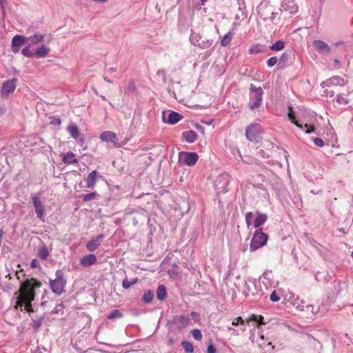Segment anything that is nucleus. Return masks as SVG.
Here are the masks:
<instances>
[{
    "mask_svg": "<svg viewBox=\"0 0 353 353\" xmlns=\"http://www.w3.org/2000/svg\"><path fill=\"white\" fill-rule=\"evenodd\" d=\"M41 286V283L34 278L26 279L22 282L19 291L15 293V294H19L17 304L20 307L25 305V310L27 312L32 311L31 303L34 300L35 289L39 288Z\"/></svg>",
    "mask_w": 353,
    "mask_h": 353,
    "instance_id": "obj_1",
    "label": "nucleus"
},
{
    "mask_svg": "<svg viewBox=\"0 0 353 353\" xmlns=\"http://www.w3.org/2000/svg\"><path fill=\"white\" fill-rule=\"evenodd\" d=\"M263 90L261 87L256 88L253 84L250 87L249 107L251 110L258 108L261 103Z\"/></svg>",
    "mask_w": 353,
    "mask_h": 353,
    "instance_id": "obj_2",
    "label": "nucleus"
},
{
    "mask_svg": "<svg viewBox=\"0 0 353 353\" xmlns=\"http://www.w3.org/2000/svg\"><path fill=\"white\" fill-rule=\"evenodd\" d=\"M268 239V235L262 232V229H256L251 240L250 249L255 251L265 245Z\"/></svg>",
    "mask_w": 353,
    "mask_h": 353,
    "instance_id": "obj_3",
    "label": "nucleus"
},
{
    "mask_svg": "<svg viewBox=\"0 0 353 353\" xmlns=\"http://www.w3.org/2000/svg\"><path fill=\"white\" fill-rule=\"evenodd\" d=\"M190 322V319L188 316L179 315L174 316L169 321V329L170 330L181 331L185 328Z\"/></svg>",
    "mask_w": 353,
    "mask_h": 353,
    "instance_id": "obj_4",
    "label": "nucleus"
},
{
    "mask_svg": "<svg viewBox=\"0 0 353 353\" xmlns=\"http://www.w3.org/2000/svg\"><path fill=\"white\" fill-rule=\"evenodd\" d=\"M55 274V279L50 281V286L54 293L60 295L63 292L66 281L63 279V273L61 270H57Z\"/></svg>",
    "mask_w": 353,
    "mask_h": 353,
    "instance_id": "obj_5",
    "label": "nucleus"
},
{
    "mask_svg": "<svg viewBox=\"0 0 353 353\" xmlns=\"http://www.w3.org/2000/svg\"><path fill=\"white\" fill-rule=\"evenodd\" d=\"M262 132V127L259 123H252L248 125L245 130L246 138L250 141H258L260 134Z\"/></svg>",
    "mask_w": 353,
    "mask_h": 353,
    "instance_id": "obj_6",
    "label": "nucleus"
},
{
    "mask_svg": "<svg viewBox=\"0 0 353 353\" xmlns=\"http://www.w3.org/2000/svg\"><path fill=\"white\" fill-rule=\"evenodd\" d=\"M179 161L183 162L188 166H193L199 159V156L196 152H181L179 154Z\"/></svg>",
    "mask_w": 353,
    "mask_h": 353,
    "instance_id": "obj_7",
    "label": "nucleus"
},
{
    "mask_svg": "<svg viewBox=\"0 0 353 353\" xmlns=\"http://www.w3.org/2000/svg\"><path fill=\"white\" fill-rule=\"evenodd\" d=\"M229 183V175L228 174H221L219 175L214 181V188L218 193L225 191Z\"/></svg>",
    "mask_w": 353,
    "mask_h": 353,
    "instance_id": "obj_8",
    "label": "nucleus"
},
{
    "mask_svg": "<svg viewBox=\"0 0 353 353\" xmlns=\"http://www.w3.org/2000/svg\"><path fill=\"white\" fill-rule=\"evenodd\" d=\"M168 114L167 117V113L165 112H163L162 119L165 123L174 125L183 118V116L176 112L168 111Z\"/></svg>",
    "mask_w": 353,
    "mask_h": 353,
    "instance_id": "obj_9",
    "label": "nucleus"
},
{
    "mask_svg": "<svg viewBox=\"0 0 353 353\" xmlns=\"http://www.w3.org/2000/svg\"><path fill=\"white\" fill-rule=\"evenodd\" d=\"M100 139L103 141L110 142L114 145L119 144L117 134L112 131H105L100 134Z\"/></svg>",
    "mask_w": 353,
    "mask_h": 353,
    "instance_id": "obj_10",
    "label": "nucleus"
},
{
    "mask_svg": "<svg viewBox=\"0 0 353 353\" xmlns=\"http://www.w3.org/2000/svg\"><path fill=\"white\" fill-rule=\"evenodd\" d=\"M32 200L37 217L42 220L45 210L43 205H42L39 196L37 195H32Z\"/></svg>",
    "mask_w": 353,
    "mask_h": 353,
    "instance_id": "obj_11",
    "label": "nucleus"
},
{
    "mask_svg": "<svg viewBox=\"0 0 353 353\" xmlns=\"http://www.w3.org/2000/svg\"><path fill=\"white\" fill-rule=\"evenodd\" d=\"M313 46L316 50L322 54H328L331 52V49L328 45L323 41L314 40Z\"/></svg>",
    "mask_w": 353,
    "mask_h": 353,
    "instance_id": "obj_12",
    "label": "nucleus"
},
{
    "mask_svg": "<svg viewBox=\"0 0 353 353\" xmlns=\"http://www.w3.org/2000/svg\"><path fill=\"white\" fill-rule=\"evenodd\" d=\"M345 84V80L339 77V76H336V77H334L332 78H330L329 79H327V81H323L321 84V85L323 87V88H325L326 86H330V85H340V86H343Z\"/></svg>",
    "mask_w": 353,
    "mask_h": 353,
    "instance_id": "obj_13",
    "label": "nucleus"
},
{
    "mask_svg": "<svg viewBox=\"0 0 353 353\" xmlns=\"http://www.w3.org/2000/svg\"><path fill=\"white\" fill-rule=\"evenodd\" d=\"M288 118L292 121V123L295 124L298 128H299L300 129H303V126L301 124H300L297 121L295 120V116L291 109H290V112H288ZM304 128H306L305 132L307 134H310L314 131V128L312 126H310V125H308L307 123H305L304 125Z\"/></svg>",
    "mask_w": 353,
    "mask_h": 353,
    "instance_id": "obj_14",
    "label": "nucleus"
},
{
    "mask_svg": "<svg viewBox=\"0 0 353 353\" xmlns=\"http://www.w3.org/2000/svg\"><path fill=\"white\" fill-rule=\"evenodd\" d=\"M104 239L103 234L98 235L95 239L89 241L86 243V248L89 251H94L101 243Z\"/></svg>",
    "mask_w": 353,
    "mask_h": 353,
    "instance_id": "obj_15",
    "label": "nucleus"
},
{
    "mask_svg": "<svg viewBox=\"0 0 353 353\" xmlns=\"http://www.w3.org/2000/svg\"><path fill=\"white\" fill-rule=\"evenodd\" d=\"M16 79H12L10 81H6L1 88V92L3 94H9L13 92L16 88Z\"/></svg>",
    "mask_w": 353,
    "mask_h": 353,
    "instance_id": "obj_16",
    "label": "nucleus"
},
{
    "mask_svg": "<svg viewBox=\"0 0 353 353\" xmlns=\"http://www.w3.org/2000/svg\"><path fill=\"white\" fill-rule=\"evenodd\" d=\"M198 138L197 134L193 130L185 131L182 133V139L188 143H194Z\"/></svg>",
    "mask_w": 353,
    "mask_h": 353,
    "instance_id": "obj_17",
    "label": "nucleus"
},
{
    "mask_svg": "<svg viewBox=\"0 0 353 353\" xmlns=\"http://www.w3.org/2000/svg\"><path fill=\"white\" fill-rule=\"evenodd\" d=\"M97 172L96 170H93L90 172L86 179V185L85 188L88 189L92 188L97 182Z\"/></svg>",
    "mask_w": 353,
    "mask_h": 353,
    "instance_id": "obj_18",
    "label": "nucleus"
},
{
    "mask_svg": "<svg viewBox=\"0 0 353 353\" xmlns=\"http://www.w3.org/2000/svg\"><path fill=\"white\" fill-rule=\"evenodd\" d=\"M256 214L257 217L254 221L253 226L256 229H259L260 227L267 221L268 216L265 214L260 213L259 212H257Z\"/></svg>",
    "mask_w": 353,
    "mask_h": 353,
    "instance_id": "obj_19",
    "label": "nucleus"
},
{
    "mask_svg": "<svg viewBox=\"0 0 353 353\" xmlns=\"http://www.w3.org/2000/svg\"><path fill=\"white\" fill-rule=\"evenodd\" d=\"M97 261L95 255L90 254L83 256L81 259V265L83 267H88L93 265Z\"/></svg>",
    "mask_w": 353,
    "mask_h": 353,
    "instance_id": "obj_20",
    "label": "nucleus"
},
{
    "mask_svg": "<svg viewBox=\"0 0 353 353\" xmlns=\"http://www.w3.org/2000/svg\"><path fill=\"white\" fill-rule=\"evenodd\" d=\"M50 52V48L42 45L39 48L37 49L34 52V57L37 58H44L46 57Z\"/></svg>",
    "mask_w": 353,
    "mask_h": 353,
    "instance_id": "obj_21",
    "label": "nucleus"
},
{
    "mask_svg": "<svg viewBox=\"0 0 353 353\" xmlns=\"http://www.w3.org/2000/svg\"><path fill=\"white\" fill-rule=\"evenodd\" d=\"M63 161L67 164L77 163L78 161L75 158V155L72 152H68L64 154Z\"/></svg>",
    "mask_w": 353,
    "mask_h": 353,
    "instance_id": "obj_22",
    "label": "nucleus"
},
{
    "mask_svg": "<svg viewBox=\"0 0 353 353\" xmlns=\"http://www.w3.org/2000/svg\"><path fill=\"white\" fill-rule=\"evenodd\" d=\"M67 130L71 137L75 140H77V139L79 137L80 132L77 125L71 124L68 126Z\"/></svg>",
    "mask_w": 353,
    "mask_h": 353,
    "instance_id": "obj_23",
    "label": "nucleus"
},
{
    "mask_svg": "<svg viewBox=\"0 0 353 353\" xmlns=\"http://www.w3.org/2000/svg\"><path fill=\"white\" fill-rule=\"evenodd\" d=\"M254 321L257 323L256 326L259 327L260 325H265V323L263 321V316L258 314H252L249 318L246 319L247 323Z\"/></svg>",
    "mask_w": 353,
    "mask_h": 353,
    "instance_id": "obj_24",
    "label": "nucleus"
},
{
    "mask_svg": "<svg viewBox=\"0 0 353 353\" xmlns=\"http://www.w3.org/2000/svg\"><path fill=\"white\" fill-rule=\"evenodd\" d=\"M44 35L41 34H35L27 38V41H30V44L36 45L43 41Z\"/></svg>",
    "mask_w": 353,
    "mask_h": 353,
    "instance_id": "obj_25",
    "label": "nucleus"
},
{
    "mask_svg": "<svg viewBox=\"0 0 353 353\" xmlns=\"http://www.w3.org/2000/svg\"><path fill=\"white\" fill-rule=\"evenodd\" d=\"M27 41V38L21 35H15L12 40V46H20Z\"/></svg>",
    "mask_w": 353,
    "mask_h": 353,
    "instance_id": "obj_26",
    "label": "nucleus"
},
{
    "mask_svg": "<svg viewBox=\"0 0 353 353\" xmlns=\"http://www.w3.org/2000/svg\"><path fill=\"white\" fill-rule=\"evenodd\" d=\"M166 296V288L165 285H160L157 290V297L159 301H163Z\"/></svg>",
    "mask_w": 353,
    "mask_h": 353,
    "instance_id": "obj_27",
    "label": "nucleus"
},
{
    "mask_svg": "<svg viewBox=\"0 0 353 353\" xmlns=\"http://www.w3.org/2000/svg\"><path fill=\"white\" fill-rule=\"evenodd\" d=\"M37 256L42 260H46L49 256V251L46 245L42 246L38 250Z\"/></svg>",
    "mask_w": 353,
    "mask_h": 353,
    "instance_id": "obj_28",
    "label": "nucleus"
},
{
    "mask_svg": "<svg viewBox=\"0 0 353 353\" xmlns=\"http://www.w3.org/2000/svg\"><path fill=\"white\" fill-rule=\"evenodd\" d=\"M252 285H253V283L251 282L250 281H244L243 288L242 290V292L245 296H248L250 294V293H252V295L254 294V293L252 292V288H251Z\"/></svg>",
    "mask_w": 353,
    "mask_h": 353,
    "instance_id": "obj_29",
    "label": "nucleus"
},
{
    "mask_svg": "<svg viewBox=\"0 0 353 353\" xmlns=\"http://www.w3.org/2000/svg\"><path fill=\"white\" fill-rule=\"evenodd\" d=\"M305 311L307 315H310V314L314 315L319 312V306H314L311 304H306Z\"/></svg>",
    "mask_w": 353,
    "mask_h": 353,
    "instance_id": "obj_30",
    "label": "nucleus"
},
{
    "mask_svg": "<svg viewBox=\"0 0 353 353\" xmlns=\"http://www.w3.org/2000/svg\"><path fill=\"white\" fill-rule=\"evenodd\" d=\"M285 42L282 40L276 41L273 45L270 47V49L274 51H279L284 48Z\"/></svg>",
    "mask_w": 353,
    "mask_h": 353,
    "instance_id": "obj_31",
    "label": "nucleus"
},
{
    "mask_svg": "<svg viewBox=\"0 0 353 353\" xmlns=\"http://www.w3.org/2000/svg\"><path fill=\"white\" fill-rule=\"evenodd\" d=\"M233 33L232 32H228L223 38H222V40H221V46H227L229 45V43H230L231 40H232V38L233 37Z\"/></svg>",
    "mask_w": 353,
    "mask_h": 353,
    "instance_id": "obj_32",
    "label": "nucleus"
},
{
    "mask_svg": "<svg viewBox=\"0 0 353 353\" xmlns=\"http://www.w3.org/2000/svg\"><path fill=\"white\" fill-rule=\"evenodd\" d=\"M181 346L184 349L185 353H193L194 346L192 343L189 341H182Z\"/></svg>",
    "mask_w": 353,
    "mask_h": 353,
    "instance_id": "obj_33",
    "label": "nucleus"
},
{
    "mask_svg": "<svg viewBox=\"0 0 353 353\" xmlns=\"http://www.w3.org/2000/svg\"><path fill=\"white\" fill-rule=\"evenodd\" d=\"M154 297L153 292L150 290L145 291L143 296V300L145 303L152 302Z\"/></svg>",
    "mask_w": 353,
    "mask_h": 353,
    "instance_id": "obj_34",
    "label": "nucleus"
},
{
    "mask_svg": "<svg viewBox=\"0 0 353 353\" xmlns=\"http://www.w3.org/2000/svg\"><path fill=\"white\" fill-rule=\"evenodd\" d=\"M31 44H28L26 47L22 49L21 54L26 57H33L34 53L30 50Z\"/></svg>",
    "mask_w": 353,
    "mask_h": 353,
    "instance_id": "obj_35",
    "label": "nucleus"
},
{
    "mask_svg": "<svg viewBox=\"0 0 353 353\" xmlns=\"http://www.w3.org/2000/svg\"><path fill=\"white\" fill-rule=\"evenodd\" d=\"M122 316V313L120 312V310L116 309L113 310L108 316V319H114L116 318H119Z\"/></svg>",
    "mask_w": 353,
    "mask_h": 353,
    "instance_id": "obj_36",
    "label": "nucleus"
},
{
    "mask_svg": "<svg viewBox=\"0 0 353 353\" xmlns=\"http://www.w3.org/2000/svg\"><path fill=\"white\" fill-rule=\"evenodd\" d=\"M97 194L95 192H90L87 194L83 196V201L84 202H88L92 200H94L97 198Z\"/></svg>",
    "mask_w": 353,
    "mask_h": 353,
    "instance_id": "obj_37",
    "label": "nucleus"
},
{
    "mask_svg": "<svg viewBox=\"0 0 353 353\" xmlns=\"http://www.w3.org/2000/svg\"><path fill=\"white\" fill-rule=\"evenodd\" d=\"M137 279H134L132 281H129L127 279L123 280L122 286L124 289H129L132 285L137 283Z\"/></svg>",
    "mask_w": 353,
    "mask_h": 353,
    "instance_id": "obj_38",
    "label": "nucleus"
},
{
    "mask_svg": "<svg viewBox=\"0 0 353 353\" xmlns=\"http://www.w3.org/2000/svg\"><path fill=\"white\" fill-rule=\"evenodd\" d=\"M191 334L195 340L201 341L202 334L199 330L193 329L192 330H191Z\"/></svg>",
    "mask_w": 353,
    "mask_h": 353,
    "instance_id": "obj_39",
    "label": "nucleus"
},
{
    "mask_svg": "<svg viewBox=\"0 0 353 353\" xmlns=\"http://www.w3.org/2000/svg\"><path fill=\"white\" fill-rule=\"evenodd\" d=\"M261 52H263V48L259 45L253 46L249 49L250 54H258Z\"/></svg>",
    "mask_w": 353,
    "mask_h": 353,
    "instance_id": "obj_40",
    "label": "nucleus"
},
{
    "mask_svg": "<svg viewBox=\"0 0 353 353\" xmlns=\"http://www.w3.org/2000/svg\"><path fill=\"white\" fill-rule=\"evenodd\" d=\"M278 61V59L276 57H270L268 61H267V65L268 67L270 68H272L273 67L274 65H276V63H277Z\"/></svg>",
    "mask_w": 353,
    "mask_h": 353,
    "instance_id": "obj_41",
    "label": "nucleus"
},
{
    "mask_svg": "<svg viewBox=\"0 0 353 353\" xmlns=\"http://www.w3.org/2000/svg\"><path fill=\"white\" fill-rule=\"evenodd\" d=\"M245 323V321L242 319V317L241 316H239L237 318H236L233 321H232V325H238L239 324H241V325H243Z\"/></svg>",
    "mask_w": 353,
    "mask_h": 353,
    "instance_id": "obj_42",
    "label": "nucleus"
},
{
    "mask_svg": "<svg viewBox=\"0 0 353 353\" xmlns=\"http://www.w3.org/2000/svg\"><path fill=\"white\" fill-rule=\"evenodd\" d=\"M270 299L273 302H276L280 300V297L274 291L270 296Z\"/></svg>",
    "mask_w": 353,
    "mask_h": 353,
    "instance_id": "obj_43",
    "label": "nucleus"
},
{
    "mask_svg": "<svg viewBox=\"0 0 353 353\" xmlns=\"http://www.w3.org/2000/svg\"><path fill=\"white\" fill-rule=\"evenodd\" d=\"M314 142L316 145H318L319 147H323L324 145V141L321 138H319V137L315 138L314 139Z\"/></svg>",
    "mask_w": 353,
    "mask_h": 353,
    "instance_id": "obj_44",
    "label": "nucleus"
},
{
    "mask_svg": "<svg viewBox=\"0 0 353 353\" xmlns=\"http://www.w3.org/2000/svg\"><path fill=\"white\" fill-rule=\"evenodd\" d=\"M39 262L37 259H33L32 261L30 262V268H39Z\"/></svg>",
    "mask_w": 353,
    "mask_h": 353,
    "instance_id": "obj_45",
    "label": "nucleus"
},
{
    "mask_svg": "<svg viewBox=\"0 0 353 353\" xmlns=\"http://www.w3.org/2000/svg\"><path fill=\"white\" fill-rule=\"evenodd\" d=\"M192 319L195 321L197 322L200 319V315L196 312H192L191 314Z\"/></svg>",
    "mask_w": 353,
    "mask_h": 353,
    "instance_id": "obj_46",
    "label": "nucleus"
},
{
    "mask_svg": "<svg viewBox=\"0 0 353 353\" xmlns=\"http://www.w3.org/2000/svg\"><path fill=\"white\" fill-rule=\"evenodd\" d=\"M127 90L128 92H134L135 90V85L133 81H130L127 86Z\"/></svg>",
    "mask_w": 353,
    "mask_h": 353,
    "instance_id": "obj_47",
    "label": "nucleus"
},
{
    "mask_svg": "<svg viewBox=\"0 0 353 353\" xmlns=\"http://www.w3.org/2000/svg\"><path fill=\"white\" fill-rule=\"evenodd\" d=\"M305 305L303 301H301V303H297L296 308L301 311L305 310Z\"/></svg>",
    "mask_w": 353,
    "mask_h": 353,
    "instance_id": "obj_48",
    "label": "nucleus"
},
{
    "mask_svg": "<svg viewBox=\"0 0 353 353\" xmlns=\"http://www.w3.org/2000/svg\"><path fill=\"white\" fill-rule=\"evenodd\" d=\"M289 57H290V54L287 52H285L284 53H283L282 56L281 57V62L285 63L288 61Z\"/></svg>",
    "mask_w": 353,
    "mask_h": 353,
    "instance_id": "obj_49",
    "label": "nucleus"
},
{
    "mask_svg": "<svg viewBox=\"0 0 353 353\" xmlns=\"http://www.w3.org/2000/svg\"><path fill=\"white\" fill-rule=\"evenodd\" d=\"M336 100L339 103H347V101L342 97V94H339L336 97Z\"/></svg>",
    "mask_w": 353,
    "mask_h": 353,
    "instance_id": "obj_50",
    "label": "nucleus"
},
{
    "mask_svg": "<svg viewBox=\"0 0 353 353\" xmlns=\"http://www.w3.org/2000/svg\"><path fill=\"white\" fill-rule=\"evenodd\" d=\"M63 308V304H58L56 305V307L54 308V310L51 312L52 314H57L59 310Z\"/></svg>",
    "mask_w": 353,
    "mask_h": 353,
    "instance_id": "obj_51",
    "label": "nucleus"
},
{
    "mask_svg": "<svg viewBox=\"0 0 353 353\" xmlns=\"http://www.w3.org/2000/svg\"><path fill=\"white\" fill-rule=\"evenodd\" d=\"M216 352V348L214 347L212 344H210L208 346L207 348V353H215Z\"/></svg>",
    "mask_w": 353,
    "mask_h": 353,
    "instance_id": "obj_52",
    "label": "nucleus"
},
{
    "mask_svg": "<svg viewBox=\"0 0 353 353\" xmlns=\"http://www.w3.org/2000/svg\"><path fill=\"white\" fill-rule=\"evenodd\" d=\"M252 218H253V214L252 212H248L245 214V219L252 220Z\"/></svg>",
    "mask_w": 353,
    "mask_h": 353,
    "instance_id": "obj_53",
    "label": "nucleus"
},
{
    "mask_svg": "<svg viewBox=\"0 0 353 353\" xmlns=\"http://www.w3.org/2000/svg\"><path fill=\"white\" fill-rule=\"evenodd\" d=\"M51 123H56L57 125L61 124V119L59 118H53V120L51 121Z\"/></svg>",
    "mask_w": 353,
    "mask_h": 353,
    "instance_id": "obj_54",
    "label": "nucleus"
},
{
    "mask_svg": "<svg viewBox=\"0 0 353 353\" xmlns=\"http://www.w3.org/2000/svg\"><path fill=\"white\" fill-rule=\"evenodd\" d=\"M12 50L14 53H17L19 51V46H12Z\"/></svg>",
    "mask_w": 353,
    "mask_h": 353,
    "instance_id": "obj_55",
    "label": "nucleus"
},
{
    "mask_svg": "<svg viewBox=\"0 0 353 353\" xmlns=\"http://www.w3.org/2000/svg\"><path fill=\"white\" fill-rule=\"evenodd\" d=\"M196 128L202 133H204V128L199 124H196Z\"/></svg>",
    "mask_w": 353,
    "mask_h": 353,
    "instance_id": "obj_56",
    "label": "nucleus"
},
{
    "mask_svg": "<svg viewBox=\"0 0 353 353\" xmlns=\"http://www.w3.org/2000/svg\"><path fill=\"white\" fill-rule=\"evenodd\" d=\"M158 76L162 75L163 77L164 81H165V72L164 70H158L157 72Z\"/></svg>",
    "mask_w": 353,
    "mask_h": 353,
    "instance_id": "obj_57",
    "label": "nucleus"
},
{
    "mask_svg": "<svg viewBox=\"0 0 353 353\" xmlns=\"http://www.w3.org/2000/svg\"><path fill=\"white\" fill-rule=\"evenodd\" d=\"M246 225L248 228H250V226L252 224V220L245 219Z\"/></svg>",
    "mask_w": 353,
    "mask_h": 353,
    "instance_id": "obj_58",
    "label": "nucleus"
},
{
    "mask_svg": "<svg viewBox=\"0 0 353 353\" xmlns=\"http://www.w3.org/2000/svg\"><path fill=\"white\" fill-rule=\"evenodd\" d=\"M108 71L110 72H115L117 71V69L115 68H109Z\"/></svg>",
    "mask_w": 353,
    "mask_h": 353,
    "instance_id": "obj_59",
    "label": "nucleus"
},
{
    "mask_svg": "<svg viewBox=\"0 0 353 353\" xmlns=\"http://www.w3.org/2000/svg\"><path fill=\"white\" fill-rule=\"evenodd\" d=\"M103 80L105 81L108 83H112V81L108 79L107 77H103Z\"/></svg>",
    "mask_w": 353,
    "mask_h": 353,
    "instance_id": "obj_60",
    "label": "nucleus"
},
{
    "mask_svg": "<svg viewBox=\"0 0 353 353\" xmlns=\"http://www.w3.org/2000/svg\"><path fill=\"white\" fill-rule=\"evenodd\" d=\"M77 142L79 143H83V141H84V139L83 138H78L77 140H76Z\"/></svg>",
    "mask_w": 353,
    "mask_h": 353,
    "instance_id": "obj_61",
    "label": "nucleus"
},
{
    "mask_svg": "<svg viewBox=\"0 0 353 353\" xmlns=\"http://www.w3.org/2000/svg\"><path fill=\"white\" fill-rule=\"evenodd\" d=\"M4 112H5L4 108L3 107L0 106V114H3Z\"/></svg>",
    "mask_w": 353,
    "mask_h": 353,
    "instance_id": "obj_62",
    "label": "nucleus"
},
{
    "mask_svg": "<svg viewBox=\"0 0 353 353\" xmlns=\"http://www.w3.org/2000/svg\"><path fill=\"white\" fill-rule=\"evenodd\" d=\"M168 343L170 345H172L174 343V339H169Z\"/></svg>",
    "mask_w": 353,
    "mask_h": 353,
    "instance_id": "obj_63",
    "label": "nucleus"
},
{
    "mask_svg": "<svg viewBox=\"0 0 353 353\" xmlns=\"http://www.w3.org/2000/svg\"><path fill=\"white\" fill-rule=\"evenodd\" d=\"M242 325V327H241V330L242 332H245V330H246L245 326L244 325V324H243V325Z\"/></svg>",
    "mask_w": 353,
    "mask_h": 353,
    "instance_id": "obj_64",
    "label": "nucleus"
}]
</instances>
